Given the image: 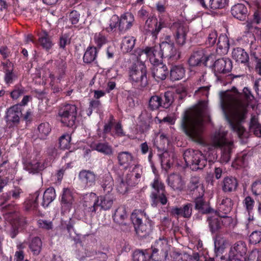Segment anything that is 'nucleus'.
Here are the masks:
<instances>
[{"instance_id": "nucleus-14", "label": "nucleus", "mask_w": 261, "mask_h": 261, "mask_svg": "<svg viewBox=\"0 0 261 261\" xmlns=\"http://www.w3.org/2000/svg\"><path fill=\"white\" fill-rule=\"evenodd\" d=\"M76 193L72 189L64 188L61 196V206L63 213L69 212L75 200Z\"/></svg>"}, {"instance_id": "nucleus-59", "label": "nucleus", "mask_w": 261, "mask_h": 261, "mask_svg": "<svg viewBox=\"0 0 261 261\" xmlns=\"http://www.w3.org/2000/svg\"><path fill=\"white\" fill-rule=\"evenodd\" d=\"M249 241L251 243L256 244L261 241V231H254L249 236Z\"/></svg>"}, {"instance_id": "nucleus-61", "label": "nucleus", "mask_w": 261, "mask_h": 261, "mask_svg": "<svg viewBox=\"0 0 261 261\" xmlns=\"http://www.w3.org/2000/svg\"><path fill=\"white\" fill-rule=\"evenodd\" d=\"M22 193V191L20 188L18 187H15L7 194L8 195V196L11 197L14 199H18Z\"/></svg>"}, {"instance_id": "nucleus-31", "label": "nucleus", "mask_w": 261, "mask_h": 261, "mask_svg": "<svg viewBox=\"0 0 261 261\" xmlns=\"http://www.w3.org/2000/svg\"><path fill=\"white\" fill-rule=\"evenodd\" d=\"M207 221L210 231L212 233L217 232L221 228V223L217 213L210 214L207 217Z\"/></svg>"}, {"instance_id": "nucleus-25", "label": "nucleus", "mask_w": 261, "mask_h": 261, "mask_svg": "<svg viewBox=\"0 0 261 261\" xmlns=\"http://www.w3.org/2000/svg\"><path fill=\"white\" fill-rule=\"evenodd\" d=\"M39 196V193L38 191L29 196L24 202V207L25 211L31 212L37 211L38 206V199Z\"/></svg>"}, {"instance_id": "nucleus-30", "label": "nucleus", "mask_w": 261, "mask_h": 261, "mask_svg": "<svg viewBox=\"0 0 261 261\" xmlns=\"http://www.w3.org/2000/svg\"><path fill=\"white\" fill-rule=\"evenodd\" d=\"M238 185V181L236 178L226 177L223 180L222 188L225 192H231L237 189Z\"/></svg>"}, {"instance_id": "nucleus-58", "label": "nucleus", "mask_w": 261, "mask_h": 261, "mask_svg": "<svg viewBox=\"0 0 261 261\" xmlns=\"http://www.w3.org/2000/svg\"><path fill=\"white\" fill-rule=\"evenodd\" d=\"M39 42L42 47L46 49H49L53 45L51 41L47 34H45L44 36L39 38Z\"/></svg>"}, {"instance_id": "nucleus-32", "label": "nucleus", "mask_w": 261, "mask_h": 261, "mask_svg": "<svg viewBox=\"0 0 261 261\" xmlns=\"http://www.w3.org/2000/svg\"><path fill=\"white\" fill-rule=\"evenodd\" d=\"M171 212L173 215L177 216L189 218L192 214V205L188 203L182 207L173 208Z\"/></svg>"}, {"instance_id": "nucleus-27", "label": "nucleus", "mask_w": 261, "mask_h": 261, "mask_svg": "<svg viewBox=\"0 0 261 261\" xmlns=\"http://www.w3.org/2000/svg\"><path fill=\"white\" fill-rule=\"evenodd\" d=\"M232 202L230 198L228 197H223L220 199L217 204V215L227 214L232 208Z\"/></svg>"}, {"instance_id": "nucleus-55", "label": "nucleus", "mask_w": 261, "mask_h": 261, "mask_svg": "<svg viewBox=\"0 0 261 261\" xmlns=\"http://www.w3.org/2000/svg\"><path fill=\"white\" fill-rule=\"evenodd\" d=\"M226 215V214H221L218 215L219 219L220 220V222L221 223V226H230L233 223L234 221V219L231 217L227 216Z\"/></svg>"}, {"instance_id": "nucleus-50", "label": "nucleus", "mask_w": 261, "mask_h": 261, "mask_svg": "<svg viewBox=\"0 0 261 261\" xmlns=\"http://www.w3.org/2000/svg\"><path fill=\"white\" fill-rule=\"evenodd\" d=\"M71 137L70 135L65 134L59 139V145L61 149H67L70 148Z\"/></svg>"}, {"instance_id": "nucleus-22", "label": "nucleus", "mask_w": 261, "mask_h": 261, "mask_svg": "<svg viewBox=\"0 0 261 261\" xmlns=\"http://www.w3.org/2000/svg\"><path fill=\"white\" fill-rule=\"evenodd\" d=\"M90 146L93 150L106 155H112L114 153L112 146L106 142L92 143Z\"/></svg>"}, {"instance_id": "nucleus-3", "label": "nucleus", "mask_w": 261, "mask_h": 261, "mask_svg": "<svg viewBox=\"0 0 261 261\" xmlns=\"http://www.w3.org/2000/svg\"><path fill=\"white\" fill-rule=\"evenodd\" d=\"M149 51L148 49L138 48L131 55L133 62L129 70V79L142 87L147 84L146 67L144 62L148 59Z\"/></svg>"}, {"instance_id": "nucleus-43", "label": "nucleus", "mask_w": 261, "mask_h": 261, "mask_svg": "<svg viewBox=\"0 0 261 261\" xmlns=\"http://www.w3.org/2000/svg\"><path fill=\"white\" fill-rule=\"evenodd\" d=\"M227 242L226 240L220 236H217L214 240L215 253L222 254L226 248Z\"/></svg>"}, {"instance_id": "nucleus-11", "label": "nucleus", "mask_w": 261, "mask_h": 261, "mask_svg": "<svg viewBox=\"0 0 261 261\" xmlns=\"http://www.w3.org/2000/svg\"><path fill=\"white\" fill-rule=\"evenodd\" d=\"M154 191L151 194L152 205L156 206L160 201L161 204H165L167 202V198L164 194V186L158 178H155L152 184Z\"/></svg>"}, {"instance_id": "nucleus-34", "label": "nucleus", "mask_w": 261, "mask_h": 261, "mask_svg": "<svg viewBox=\"0 0 261 261\" xmlns=\"http://www.w3.org/2000/svg\"><path fill=\"white\" fill-rule=\"evenodd\" d=\"M113 127L115 132L116 135L118 136H124V133L123 131L122 126L119 122L114 123L113 122V118H112L110 122L105 125L104 132L106 133H109Z\"/></svg>"}, {"instance_id": "nucleus-23", "label": "nucleus", "mask_w": 261, "mask_h": 261, "mask_svg": "<svg viewBox=\"0 0 261 261\" xmlns=\"http://www.w3.org/2000/svg\"><path fill=\"white\" fill-rule=\"evenodd\" d=\"M79 178L86 187H90L94 185L96 176L91 171L82 170L79 173Z\"/></svg>"}, {"instance_id": "nucleus-15", "label": "nucleus", "mask_w": 261, "mask_h": 261, "mask_svg": "<svg viewBox=\"0 0 261 261\" xmlns=\"http://www.w3.org/2000/svg\"><path fill=\"white\" fill-rule=\"evenodd\" d=\"M21 115V106L15 105L7 110L6 113V121L9 127L17 125L19 122L20 117Z\"/></svg>"}, {"instance_id": "nucleus-56", "label": "nucleus", "mask_w": 261, "mask_h": 261, "mask_svg": "<svg viewBox=\"0 0 261 261\" xmlns=\"http://www.w3.org/2000/svg\"><path fill=\"white\" fill-rule=\"evenodd\" d=\"M227 0H210L211 8L213 9H221L226 5Z\"/></svg>"}, {"instance_id": "nucleus-54", "label": "nucleus", "mask_w": 261, "mask_h": 261, "mask_svg": "<svg viewBox=\"0 0 261 261\" xmlns=\"http://www.w3.org/2000/svg\"><path fill=\"white\" fill-rule=\"evenodd\" d=\"M243 203L244 206L245 207L249 214H250L254 205L255 201L254 199L250 196H248L245 198L243 201Z\"/></svg>"}, {"instance_id": "nucleus-42", "label": "nucleus", "mask_w": 261, "mask_h": 261, "mask_svg": "<svg viewBox=\"0 0 261 261\" xmlns=\"http://www.w3.org/2000/svg\"><path fill=\"white\" fill-rule=\"evenodd\" d=\"M97 50L96 48L93 46H89L87 48L83 57L84 62L90 63L94 61L97 56Z\"/></svg>"}, {"instance_id": "nucleus-10", "label": "nucleus", "mask_w": 261, "mask_h": 261, "mask_svg": "<svg viewBox=\"0 0 261 261\" xmlns=\"http://www.w3.org/2000/svg\"><path fill=\"white\" fill-rule=\"evenodd\" d=\"M246 244L242 241L238 242L230 249L228 254L229 261H246Z\"/></svg>"}, {"instance_id": "nucleus-28", "label": "nucleus", "mask_w": 261, "mask_h": 261, "mask_svg": "<svg viewBox=\"0 0 261 261\" xmlns=\"http://www.w3.org/2000/svg\"><path fill=\"white\" fill-rule=\"evenodd\" d=\"M229 48V40L226 35H221L218 39L217 43V54L219 55H225Z\"/></svg>"}, {"instance_id": "nucleus-9", "label": "nucleus", "mask_w": 261, "mask_h": 261, "mask_svg": "<svg viewBox=\"0 0 261 261\" xmlns=\"http://www.w3.org/2000/svg\"><path fill=\"white\" fill-rule=\"evenodd\" d=\"M150 48L156 53L162 54V58H168L171 61H176L180 58V53L175 47L173 43L164 41L160 44V46H155Z\"/></svg>"}, {"instance_id": "nucleus-8", "label": "nucleus", "mask_w": 261, "mask_h": 261, "mask_svg": "<svg viewBox=\"0 0 261 261\" xmlns=\"http://www.w3.org/2000/svg\"><path fill=\"white\" fill-rule=\"evenodd\" d=\"M170 250L168 240L161 238L156 240L151 246L150 257L153 261H163L166 259Z\"/></svg>"}, {"instance_id": "nucleus-63", "label": "nucleus", "mask_w": 261, "mask_h": 261, "mask_svg": "<svg viewBox=\"0 0 261 261\" xmlns=\"http://www.w3.org/2000/svg\"><path fill=\"white\" fill-rule=\"evenodd\" d=\"M164 101L163 103L162 107L165 108H167L172 102L173 98L172 94L170 92H166L164 95Z\"/></svg>"}, {"instance_id": "nucleus-45", "label": "nucleus", "mask_w": 261, "mask_h": 261, "mask_svg": "<svg viewBox=\"0 0 261 261\" xmlns=\"http://www.w3.org/2000/svg\"><path fill=\"white\" fill-rule=\"evenodd\" d=\"M250 130L258 137H261V125L258 123V118L256 116L251 117L250 123Z\"/></svg>"}, {"instance_id": "nucleus-29", "label": "nucleus", "mask_w": 261, "mask_h": 261, "mask_svg": "<svg viewBox=\"0 0 261 261\" xmlns=\"http://www.w3.org/2000/svg\"><path fill=\"white\" fill-rule=\"evenodd\" d=\"M202 257L197 253L192 256L188 253L175 252L173 255L174 261H202Z\"/></svg>"}, {"instance_id": "nucleus-24", "label": "nucleus", "mask_w": 261, "mask_h": 261, "mask_svg": "<svg viewBox=\"0 0 261 261\" xmlns=\"http://www.w3.org/2000/svg\"><path fill=\"white\" fill-rule=\"evenodd\" d=\"M45 168V165L42 163L37 156L35 159H33L28 162L24 165V168L30 173H36Z\"/></svg>"}, {"instance_id": "nucleus-53", "label": "nucleus", "mask_w": 261, "mask_h": 261, "mask_svg": "<svg viewBox=\"0 0 261 261\" xmlns=\"http://www.w3.org/2000/svg\"><path fill=\"white\" fill-rule=\"evenodd\" d=\"M149 106L151 110H156L162 106L161 98L158 96H152L149 101Z\"/></svg>"}, {"instance_id": "nucleus-6", "label": "nucleus", "mask_w": 261, "mask_h": 261, "mask_svg": "<svg viewBox=\"0 0 261 261\" xmlns=\"http://www.w3.org/2000/svg\"><path fill=\"white\" fill-rule=\"evenodd\" d=\"M144 49L149 50L148 58L153 66L151 68L152 76L156 81L165 80L168 74V71L166 66L161 62L162 54L156 53L150 47H146Z\"/></svg>"}, {"instance_id": "nucleus-2", "label": "nucleus", "mask_w": 261, "mask_h": 261, "mask_svg": "<svg viewBox=\"0 0 261 261\" xmlns=\"http://www.w3.org/2000/svg\"><path fill=\"white\" fill-rule=\"evenodd\" d=\"M220 104L226 120L238 137L243 140L248 137V133L242 123L246 118L247 107L254 108V96L247 88H244L243 93L234 88L230 91L220 93Z\"/></svg>"}, {"instance_id": "nucleus-16", "label": "nucleus", "mask_w": 261, "mask_h": 261, "mask_svg": "<svg viewBox=\"0 0 261 261\" xmlns=\"http://www.w3.org/2000/svg\"><path fill=\"white\" fill-rule=\"evenodd\" d=\"M166 27V23L162 19L158 21L156 18H152L146 21L144 29L147 33L150 34L153 37L156 38L161 30Z\"/></svg>"}, {"instance_id": "nucleus-26", "label": "nucleus", "mask_w": 261, "mask_h": 261, "mask_svg": "<svg viewBox=\"0 0 261 261\" xmlns=\"http://www.w3.org/2000/svg\"><path fill=\"white\" fill-rule=\"evenodd\" d=\"M231 13L234 17L240 20H244L247 16L248 10L244 4H237L232 7Z\"/></svg>"}, {"instance_id": "nucleus-48", "label": "nucleus", "mask_w": 261, "mask_h": 261, "mask_svg": "<svg viewBox=\"0 0 261 261\" xmlns=\"http://www.w3.org/2000/svg\"><path fill=\"white\" fill-rule=\"evenodd\" d=\"M42 242L38 237L33 238L30 244L29 247L34 254L38 255L41 249Z\"/></svg>"}, {"instance_id": "nucleus-62", "label": "nucleus", "mask_w": 261, "mask_h": 261, "mask_svg": "<svg viewBox=\"0 0 261 261\" xmlns=\"http://www.w3.org/2000/svg\"><path fill=\"white\" fill-rule=\"evenodd\" d=\"M38 226L40 228L46 230L50 229L53 228L52 222L49 221L40 219L37 222Z\"/></svg>"}, {"instance_id": "nucleus-13", "label": "nucleus", "mask_w": 261, "mask_h": 261, "mask_svg": "<svg viewBox=\"0 0 261 261\" xmlns=\"http://www.w3.org/2000/svg\"><path fill=\"white\" fill-rule=\"evenodd\" d=\"M170 28L172 31L175 32L174 38L176 44L180 46L184 45L188 32L187 27L180 22H175Z\"/></svg>"}, {"instance_id": "nucleus-38", "label": "nucleus", "mask_w": 261, "mask_h": 261, "mask_svg": "<svg viewBox=\"0 0 261 261\" xmlns=\"http://www.w3.org/2000/svg\"><path fill=\"white\" fill-rule=\"evenodd\" d=\"M136 39L133 36L125 37L121 43V49L123 53L130 51L135 46Z\"/></svg>"}, {"instance_id": "nucleus-4", "label": "nucleus", "mask_w": 261, "mask_h": 261, "mask_svg": "<svg viewBox=\"0 0 261 261\" xmlns=\"http://www.w3.org/2000/svg\"><path fill=\"white\" fill-rule=\"evenodd\" d=\"M84 199L85 212L90 214L95 212L98 208L104 211L110 209L115 199L112 193L97 197L94 193L86 194Z\"/></svg>"}, {"instance_id": "nucleus-60", "label": "nucleus", "mask_w": 261, "mask_h": 261, "mask_svg": "<svg viewBox=\"0 0 261 261\" xmlns=\"http://www.w3.org/2000/svg\"><path fill=\"white\" fill-rule=\"evenodd\" d=\"M217 39V33L215 31H212L208 35L206 41V44L209 46H213L216 42Z\"/></svg>"}, {"instance_id": "nucleus-35", "label": "nucleus", "mask_w": 261, "mask_h": 261, "mask_svg": "<svg viewBox=\"0 0 261 261\" xmlns=\"http://www.w3.org/2000/svg\"><path fill=\"white\" fill-rule=\"evenodd\" d=\"M168 185L174 190H181L183 182L178 174H173L169 176L167 179Z\"/></svg>"}, {"instance_id": "nucleus-64", "label": "nucleus", "mask_w": 261, "mask_h": 261, "mask_svg": "<svg viewBox=\"0 0 261 261\" xmlns=\"http://www.w3.org/2000/svg\"><path fill=\"white\" fill-rule=\"evenodd\" d=\"M80 14L76 11H72L69 15V19L72 24H76L80 18Z\"/></svg>"}, {"instance_id": "nucleus-1", "label": "nucleus", "mask_w": 261, "mask_h": 261, "mask_svg": "<svg viewBox=\"0 0 261 261\" xmlns=\"http://www.w3.org/2000/svg\"><path fill=\"white\" fill-rule=\"evenodd\" d=\"M207 114V102L205 100L201 101L194 109L186 111L181 121V127L186 135L203 147L204 154L199 150L193 149H187L184 153L186 165L192 170L202 169L207 161H215L217 159L216 148L217 147L221 149V162L227 163L234 148L233 141L228 139L227 132L222 128L212 135L210 144L205 142L203 118Z\"/></svg>"}, {"instance_id": "nucleus-52", "label": "nucleus", "mask_w": 261, "mask_h": 261, "mask_svg": "<svg viewBox=\"0 0 261 261\" xmlns=\"http://www.w3.org/2000/svg\"><path fill=\"white\" fill-rule=\"evenodd\" d=\"M93 40L95 44L99 48L106 44L107 41L106 37L101 33H95L93 36Z\"/></svg>"}, {"instance_id": "nucleus-20", "label": "nucleus", "mask_w": 261, "mask_h": 261, "mask_svg": "<svg viewBox=\"0 0 261 261\" xmlns=\"http://www.w3.org/2000/svg\"><path fill=\"white\" fill-rule=\"evenodd\" d=\"M117 159L119 164L124 169H128L136 165L135 160L133 154L128 151L120 152L118 154Z\"/></svg>"}, {"instance_id": "nucleus-17", "label": "nucleus", "mask_w": 261, "mask_h": 261, "mask_svg": "<svg viewBox=\"0 0 261 261\" xmlns=\"http://www.w3.org/2000/svg\"><path fill=\"white\" fill-rule=\"evenodd\" d=\"M232 65L230 60L223 58L216 60L212 68L215 75L219 77V74H226L230 72Z\"/></svg>"}, {"instance_id": "nucleus-57", "label": "nucleus", "mask_w": 261, "mask_h": 261, "mask_svg": "<svg viewBox=\"0 0 261 261\" xmlns=\"http://www.w3.org/2000/svg\"><path fill=\"white\" fill-rule=\"evenodd\" d=\"M251 191L255 196H261V181L254 182L251 187Z\"/></svg>"}, {"instance_id": "nucleus-33", "label": "nucleus", "mask_w": 261, "mask_h": 261, "mask_svg": "<svg viewBox=\"0 0 261 261\" xmlns=\"http://www.w3.org/2000/svg\"><path fill=\"white\" fill-rule=\"evenodd\" d=\"M232 56L234 60L238 63H245L248 62L249 56L244 49L238 47L233 50Z\"/></svg>"}, {"instance_id": "nucleus-18", "label": "nucleus", "mask_w": 261, "mask_h": 261, "mask_svg": "<svg viewBox=\"0 0 261 261\" xmlns=\"http://www.w3.org/2000/svg\"><path fill=\"white\" fill-rule=\"evenodd\" d=\"M158 155L161 160L162 167L165 170H167L170 168L177 158V155L172 150L170 151H164V150L159 151Z\"/></svg>"}, {"instance_id": "nucleus-40", "label": "nucleus", "mask_w": 261, "mask_h": 261, "mask_svg": "<svg viewBox=\"0 0 261 261\" xmlns=\"http://www.w3.org/2000/svg\"><path fill=\"white\" fill-rule=\"evenodd\" d=\"M249 158V156L244 152L238 154L232 163V166L237 169L245 167L247 165Z\"/></svg>"}, {"instance_id": "nucleus-7", "label": "nucleus", "mask_w": 261, "mask_h": 261, "mask_svg": "<svg viewBox=\"0 0 261 261\" xmlns=\"http://www.w3.org/2000/svg\"><path fill=\"white\" fill-rule=\"evenodd\" d=\"M77 108L74 105L67 104L59 111L58 119L64 125L72 127L75 124Z\"/></svg>"}, {"instance_id": "nucleus-36", "label": "nucleus", "mask_w": 261, "mask_h": 261, "mask_svg": "<svg viewBox=\"0 0 261 261\" xmlns=\"http://www.w3.org/2000/svg\"><path fill=\"white\" fill-rule=\"evenodd\" d=\"M56 196L55 189L50 187L44 192L42 205L43 207H47L54 201Z\"/></svg>"}, {"instance_id": "nucleus-21", "label": "nucleus", "mask_w": 261, "mask_h": 261, "mask_svg": "<svg viewBox=\"0 0 261 261\" xmlns=\"http://www.w3.org/2000/svg\"><path fill=\"white\" fill-rule=\"evenodd\" d=\"M135 21L134 15L129 12H126L122 15L120 18L118 25L120 31H126L133 26Z\"/></svg>"}, {"instance_id": "nucleus-44", "label": "nucleus", "mask_w": 261, "mask_h": 261, "mask_svg": "<svg viewBox=\"0 0 261 261\" xmlns=\"http://www.w3.org/2000/svg\"><path fill=\"white\" fill-rule=\"evenodd\" d=\"M150 251L145 250V252L140 250H136L133 253L134 261H149L151 259L150 257Z\"/></svg>"}, {"instance_id": "nucleus-46", "label": "nucleus", "mask_w": 261, "mask_h": 261, "mask_svg": "<svg viewBox=\"0 0 261 261\" xmlns=\"http://www.w3.org/2000/svg\"><path fill=\"white\" fill-rule=\"evenodd\" d=\"M127 217L125 208L123 206L119 207L113 215L114 220L118 223H122L123 221Z\"/></svg>"}, {"instance_id": "nucleus-41", "label": "nucleus", "mask_w": 261, "mask_h": 261, "mask_svg": "<svg viewBox=\"0 0 261 261\" xmlns=\"http://www.w3.org/2000/svg\"><path fill=\"white\" fill-rule=\"evenodd\" d=\"M260 23L261 12L258 10L254 12L252 20L247 21L246 26L249 31H252L253 29H254V31H256L257 29H260L259 28H257L256 25Z\"/></svg>"}, {"instance_id": "nucleus-37", "label": "nucleus", "mask_w": 261, "mask_h": 261, "mask_svg": "<svg viewBox=\"0 0 261 261\" xmlns=\"http://www.w3.org/2000/svg\"><path fill=\"white\" fill-rule=\"evenodd\" d=\"M185 74V70L182 66L176 65L170 69V78L172 81H178L182 79Z\"/></svg>"}, {"instance_id": "nucleus-51", "label": "nucleus", "mask_w": 261, "mask_h": 261, "mask_svg": "<svg viewBox=\"0 0 261 261\" xmlns=\"http://www.w3.org/2000/svg\"><path fill=\"white\" fill-rule=\"evenodd\" d=\"M113 185L112 177L110 176H107L105 181L102 184V187L104 192L107 194L111 193V192L113 190Z\"/></svg>"}, {"instance_id": "nucleus-49", "label": "nucleus", "mask_w": 261, "mask_h": 261, "mask_svg": "<svg viewBox=\"0 0 261 261\" xmlns=\"http://www.w3.org/2000/svg\"><path fill=\"white\" fill-rule=\"evenodd\" d=\"M4 66L8 67V69H5V81L6 84H10L12 83L15 76L12 73V66L11 62L6 61V63H3Z\"/></svg>"}, {"instance_id": "nucleus-12", "label": "nucleus", "mask_w": 261, "mask_h": 261, "mask_svg": "<svg viewBox=\"0 0 261 261\" xmlns=\"http://www.w3.org/2000/svg\"><path fill=\"white\" fill-rule=\"evenodd\" d=\"M130 218L135 226L136 233L140 237L144 238L149 234L151 230V224L149 222H148L147 224H142V218H140L138 212H133Z\"/></svg>"}, {"instance_id": "nucleus-39", "label": "nucleus", "mask_w": 261, "mask_h": 261, "mask_svg": "<svg viewBox=\"0 0 261 261\" xmlns=\"http://www.w3.org/2000/svg\"><path fill=\"white\" fill-rule=\"evenodd\" d=\"M169 144L168 139L164 134L159 133L154 141V145L158 149L159 151L163 150L166 146Z\"/></svg>"}, {"instance_id": "nucleus-47", "label": "nucleus", "mask_w": 261, "mask_h": 261, "mask_svg": "<svg viewBox=\"0 0 261 261\" xmlns=\"http://www.w3.org/2000/svg\"><path fill=\"white\" fill-rule=\"evenodd\" d=\"M38 137L41 139H45L51 131V127L48 122L41 123L38 127Z\"/></svg>"}, {"instance_id": "nucleus-19", "label": "nucleus", "mask_w": 261, "mask_h": 261, "mask_svg": "<svg viewBox=\"0 0 261 261\" xmlns=\"http://www.w3.org/2000/svg\"><path fill=\"white\" fill-rule=\"evenodd\" d=\"M213 54L205 55L202 50L194 52L189 59V63L191 66H198L201 63L206 65L207 61L213 59Z\"/></svg>"}, {"instance_id": "nucleus-5", "label": "nucleus", "mask_w": 261, "mask_h": 261, "mask_svg": "<svg viewBox=\"0 0 261 261\" xmlns=\"http://www.w3.org/2000/svg\"><path fill=\"white\" fill-rule=\"evenodd\" d=\"M142 174V168L140 165H136L132 170L123 176H119L116 179V189L121 194L125 193L130 187L135 186L140 180Z\"/></svg>"}]
</instances>
